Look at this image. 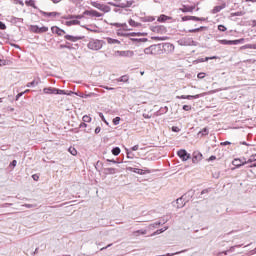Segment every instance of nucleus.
<instances>
[{
    "instance_id": "13d9d810",
    "label": "nucleus",
    "mask_w": 256,
    "mask_h": 256,
    "mask_svg": "<svg viewBox=\"0 0 256 256\" xmlns=\"http://www.w3.org/2000/svg\"><path fill=\"white\" fill-rule=\"evenodd\" d=\"M183 109H184V111H191V106H189V105H184V106H183Z\"/></svg>"
},
{
    "instance_id": "4468645a",
    "label": "nucleus",
    "mask_w": 256,
    "mask_h": 256,
    "mask_svg": "<svg viewBox=\"0 0 256 256\" xmlns=\"http://www.w3.org/2000/svg\"><path fill=\"white\" fill-rule=\"evenodd\" d=\"M106 41L109 45H121V41L113 38H106Z\"/></svg>"
},
{
    "instance_id": "39448f33",
    "label": "nucleus",
    "mask_w": 256,
    "mask_h": 256,
    "mask_svg": "<svg viewBox=\"0 0 256 256\" xmlns=\"http://www.w3.org/2000/svg\"><path fill=\"white\" fill-rule=\"evenodd\" d=\"M177 155L182 159V161H188V159H191V154L187 153L186 150H179Z\"/></svg>"
},
{
    "instance_id": "2f4dec72",
    "label": "nucleus",
    "mask_w": 256,
    "mask_h": 256,
    "mask_svg": "<svg viewBox=\"0 0 256 256\" xmlns=\"http://www.w3.org/2000/svg\"><path fill=\"white\" fill-rule=\"evenodd\" d=\"M66 39H67L68 41H73V42L79 41V38H78V37H74V36H71V35H67V36H66Z\"/></svg>"
},
{
    "instance_id": "c756f323",
    "label": "nucleus",
    "mask_w": 256,
    "mask_h": 256,
    "mask_svg": "<svg viewBox=\"0 0 256 256\" xmlns=\"http://www.w3.org/2000/svg\"><path fill=\"white\" fill-rule=\"evenodd\" d=\"M120 153H121V148L115 147V148L112 149V154H113V155L117 156V155H119Z\"/></svg>"
},
{
    "instance_id": "2eb2a0df",
    "label": "nucleus",
    "mask_w": 256,
    "mask_h": 256,
    "mask_svg": "<svg viewBox=\"0 0 256 256\" xmlns=\"http://www.w3.org/2000/svg\"><path fill=\"white\" fill-rule=\"evenodd\" d=\"M44 17H59V15H61L58 12H41Z\"/></svg>"
},
{
    "instance_id": "4d7b16f0",
    "label": "nucleus",
    "mask_w": 256,
    "mask_h": 256,
    "mask_svg": "<svg viewBox=\"0 0 256 256\" xmlns=\"http://www.w3.org/2000/svg\"><path fill=\"white\" fill-rule=\"evenodd\" d=\"M197 77L198 79H205V73H199Z\"/></svg>"
},
{
    "instance_id": "1a4fd4ad",
    "label": "nucleus",
    "mask_w": 256,
    "mask_h": 256,
    "mask_svg": "<svg viewBox=\"0 0 256 256\" xmlns=\"http://www.w3.org/2000/svg\"><path fill=\"white\" fill-rule=\"evenodd\" d=\"M152 31H154V33H160V35H165V33H167V28H165V26H156Z\"/></svg>"
},
{
    "instance_id": "58836bf2",
    "label": "nucleus",
    "mask_w": 256,
    "mask_h": 256,
    "mask_svg": "<svg viewBox=\"0 0 256 256\" xmlns=\"http://www.w3.org/2000/svg\"><path fill=\"white\" fill-rule=\"evenodd\" d=\"M82 119H83L84 123H91V117H89L88 115L83 116Z\"/></svg>"
},
{
    "instance_id": "052dcab7",
    "label": "nucleus",
    "mask_w": 256,
    "mask_h": 256,
    "mask_svg": "<svg viewBox=\"0 0 256 256\" xmlns=\"http://www.w3.org/2000/svg\"><path fill=\"white\" fill-rule=\"evenodd\" d=\"M155 235H161V231H160V230L155 231V232L151 235V237H155Z\"/></svg>"
},
{
    "instance_id": "864d4df0",
    "label": "nucleus",
    "mask_w": 256,
    "mask_h": 256,
    "mask_svg": "<svg viewBox=\"0 0 256 256\" xmlns=\"http://www.w3.org/2000/svg\"><path fill=\"white\" fill-rule=\"evenodd\" d=\"M172 131H173L174 133H179L180 129H179V127L173 126V127H172Z\"/></svg>"
},
{
    "instance_id": "49530a36",
    "label": "nucleus",
    "mask_w": 256,
    "mask_h": 256,
    "mask_svg": "<svg viewBox=\"0 0 256 256\" xmlns=\"http://www.w3.org/2000/svg\"><path fill=\"white\" fill-rule=\"evenodd\" d=\"M218 30H219V31H222V32H225V31H227V27H225V26H223V25H219V26H218Z\"/></svg>"
},
{
    "instance_id": "338daca9",
    "label": "nucleus",
    "mask_w": 256,
    "mask_h": 256,
    "mask_svg": "<svg viewBox=\"0 0 256 256\" xmlns=\"http://www.w3.org/2000/svg\"><path fill=\"white\" fill-rule=\"evenodd\" d=\"M215 159H217L216 156H210L209 159H208V161H215Z\"/></svg>"
},
{
    "instance_id": "bb28decb",
    "label": "nucleus",
    "mask_w": 256,
    "mask_h": 256,
    "mask_svg": "<svg viewBox=\"0 0 256 256\" xmlns=\"http://www.w3.org/2000/svg\"><path fill=\"white\" fill-rule=\"evenodd\" d=\"M49 31V28L46 26L39 27L38 26V33H47Z\"/></svg>"
},
{
    "instance_id": "c85d7f7f",
    "label": "nucleus",
    "mask_w": 256,
    "mask_h": 256,
    "mask_svg": "<svg viewBox=\"0 0 256 256\" xmlns=\"http://www.w3.org/2000/svg\"><path fill=\"white\" fill-rule=\"evenodd\" d=\"M143 21L151 23V22L155 21V17H153V16H146V17L143 18Z\"/></svg>"
},
{
    "instance_id": "7c9ffc66",
    "label": "nucleus",
    "mask_w": 256,
    "mask_h": 256,
    "mask_svg": "<svg viewBox=\"0 0 256 256\" xmlns=\"http://www.w3.org/2000/svg\"><path fill=\"white\" fill-rule=\"evenodd\" d=\"M222 9H225V6H215L213 13H219V11H222Z\"/></svg>"
},
{
    "instance_id": "e2e57ef3",
    "label": "nucleus",
    "mask_w": 256,
    "mask_h": 256,
    "mask_svg": "<svg viewBox=\"0 0 256 256\" xmlns=\"http://www.w3.org/2000/svg\"><path fill=\"white\" fill-rule=\"evenodd\" d=\"M139 150V145H135L132 147V151H138Z\"/></svg>"
},
{
    "instance_id": "ea45409f",
    "label": "nucleus",
    "mask_w": 256,
    "mask_h": 256,
    "mask_svg": "<svg viewBox=\"0 0 256 256\" xmlns=\"http://www.w3.org/2000/svg\"><path fill=\"white\" fill-rule=\"evenodd\" d=\"M239 43H245V39L244 38H240L238 40H234V45H239Z\"/></svg>"
},
{
    "instance_id": "6ab92c4d",
    "label": "nucleus",
    "mask_w": 256,
    "mask_h": 256,
    "mask_svg": "<svg viewBox=\"0 0 256 256\" xmlns=\"http://www.w3.org/2000/svg\"><path fill=\"white\" fill-rule=\"evenodd\" d=\"M240 49L243 51L245 49H255L256 50V43L255 44H246L244 46H241Z\"/></svg>"
},
{
    "instance_id": "423d86ee",
    "label": "nucleus",
    "mask_w": 256,
    "mask_h": 256,
    "mask_svg": "<svg viewBox=\"0 0 256 256\" xmlns=\"http://www.w3.org/2000/svg\"><path fill=\"white\" fill-rule=\"evenodd\" d=\"M151 47V51H152V55H161V53H163V50L161 49V45H152Z\"/></svg>"
},
{
    "instance_id": "393cba45",
    "label": "nucleus",
    "mask_w": 256,
    "mask_h": 256,
    "mask_svg": "<svg viewBox=\"0 0 256 256\" xmlns=\"http://www.w3.org/2000/svg\"><path fill=\"white\" fill-rule=\"evenodd\" d=\"M128 23H129V26H130V27H139V25H141V24H139L138 22H135V20H133V19H130V20L128 21Z\"/></svg>"
},
{
    "instance_id": "a878e982",
    "label": "nucleus",
    "mask_w": 256,
    "mask_h": 256,
    "mask_svg": "<svg viewBox=\"0 0 256 256\" xmlns=\"http://www.w3.org/2000/svg\"><path fill=\"white\" fill-rule=\"evenodd\" d=\"M30 31H31L32 33H39V26H37V25H31V26H30Z\"/></svg>"
},
{
    "instance_id": "bf43d9fd",
    "label": "nucleus",
    "mask_w": 256,
    "mask_h": 256,
    "mask_svg": "<svg viewBox=\"0 0 256 256\" xmlns=\"http://www.w3.org/2000/svg\"><path fill=\"white\" fill-rule=\"evenodd\" d=\"M189 19H192V17L191 16L182 17V21H189Z\"/></svg>"
},
{
    "instance_id": "9d476101",
    "label": "nucleus",
    "mask_w": 256,
    "mask_h": 256,
    "mask_svg": "<svg viewBox=\"0 0 256 256\" xmlns=\"http://www.w3.org/2000/svg\"><path fill=\"white\" fill-rule=\"evenodd\" d=\"M43 93H46V95H57V88H52V87L44 88Z\"/></svg>"
},
{
    "instance_id": "e433bc0d",
    "label": "nucleus",
    "mask_w": 256,
    "mask_h": 256,
    "mask_svg": "<svg viewBox=\"0 0 256 256\" xmlns=\"http://www.w3.org/2000/svg\"><path fill=\"white\" fill-rule=\"evenodd\" d=\"M158 21L160 23H163V22L167 21V16L166 15H161L160 17H158Z\"/></svg>"
},
{
    "instance_id": "b1692460",
    "label": "nucleus",
    "mask_w": 256,
    "mask_h": 256,
    "mask_svg": "<svg viewBox=\"0 0 256 256\" xmlns=\"http://www.w3.org/2000/svg\"><path fill=\"white\" fill-rule=\"evenodd\" d=\"M134 235L136 237H139V235H147V230H137L134 232Z\"/></svg>"
},
{
    "instance_id": "0eeeda50",
    "label": "nucleus",
    "mask_w": 256,
    "mask_h": 256,
    "mask_svg": "<svg viewBox=\"0 0 256 256\" xmlns=\"http://www.w3.org/2000/svg\"><path fill=\"white\" fill-rule=\"evenodd\" d=\"M232 165H234V167H243V165H247V160H245V158L234 159Z\"/></svg>"
},
{
    "instance_id": "37998d69",
    "label": "nucleus",
    "mask_w": 256,
    "mask_h": 256,
    "mask_svg": "<svg viewBox=\"0 0 256 256\" xmlns=\"http://www.w3.org/2000/svg\"><path fill=\"white\" fill-rule=\"evenodd\" d=\"M71 3H74V5H81L83 3V0H69Z\"/></svg>"
},
{
    "instance_id": "412c9836",
    "label": "nucleus",
    "mask_w": 256,
    "mask_h": 256,
    "mask_svg": "<svg viewBox=\"0 0 256 256\" xmlns=\"http://www.w3.org/2000/svg\"><path fill=\"white\" fill-rule=\"evenodd\" d=\"M197 135L198 137H205V135H209V130L204 128L202 131H199Z\"/></svg>"
},
{
    "instance_id": "cd10ccee",
    "label": "nucleus",
    "mask_w": 256,
    "mask_h": 256,
    "mask_svg": "<svg viewBox=\"0 0 256 256\" xmlns=\"http://www.w3.org/2000/svg\"><path fill=\"white\" fill-rule=\"evenodd\" d=\"M181 11H183V13H191L193 11V8L192 7L183 6V8H181Z\"/></svg>"
},
{
    "instance_id": "c03bdc74",
    "label": "nucleus",
    "mask_w": 256,
    "mask_h": 256,
    "mask_svg": "<svg viewBox=\"0 0 256 256\" xmlns=\"http://www.w3.org/2000/svg\"><path fill=\"white\" fill-rule=\"evenodd\" d=\"M99 117H100V119H102V121L104 123H106V125H109V122H107V120H105V116L103 115V113H99Z\"/></svg>"
},
{
    "instance_id": "8fccbe9b",
    "label": "nucleus",
    "mask_w": 256,
    "mask_h": 256,
    "mask_svg": "<svg viewBox=\"0 0 256 256\" xmlns=\"http://www.w3.org/2000/svg\"><path fill=\"white\" fill-rule=\"evenodd\" d=\"M235 247H241V245L230 247V249L228 250V252H229V253H235Z\"/></svg>"
},
{
    "instance_id": "5701e85b",
    "label": "nucleus",
    "mask_w": 256,
    "mask_h": 256,
    "mask_svg": "<svg viewBox=\"0 0 256 256\" xmlns=\"http://www.w3.org/2000/svg\"><path fill=\"white\" fill-rule=\"evenodd\" d=\"M81 22L79 20H70L66 22V25L71 26V25H80Z\"/></svg>"
},
{
    "instance_id": "5fc2aeb1",
    "label": "nucleus",
    "mask_w": 256,
    "mask_h": 256,
    "mask_svg": "<svg viewBox=\"0 0 256 256\" xmlns=\"http://www.w3.org/2000/svg\"><path fill=\"white\" fill-rule=\"evenodd\" d=\"M193 21H205V19L193 16Z\"/></svg>"
},
{
    "instance_id": "79ce46f5",
    "label": "nucleus",
    "mask_w": 256,
    "mask_h": 256,
    "mask_svg": "<svg viewBox=\"0 0 256 256\" xmlns=\"http://www.w3.org/2000/svg\"><path fill=\"white\" fill-rule=\"evenodd\" d=\"M113 123H114V125H119V123H121V118L120 117L114 118Z\"/></svg>"
},
{
    "instance_id": "680f3d73",
    "label": "nucleus",
    "mask_w": 256,
    "mask_h": 256,
    "mask_svg": "<svg viewBox=\"0 0 256 256\" xmlns=\"http://www.w3.org/2000/svg\"><path fill=\"white\" fill-rule=\"evenodd\" d=\"M0 29H7V26L3 22H0Z\"/></svg>"
},
{
    "instance_id": "774afa93",
    "label": "nucleus",
    "mask_w": 256,
    "mask_h": 256,
    "mask_svg": "<svg viewBox=\"0 0 256 256\" xmlns=\"http://www.w3.org/2000/svg\"><path fill=\"white\" fill-rule=\"evenodd\" d=\"M206 193H209V189L202 190L201 195H205Z\"/></svg>"
},
{
    "instance_id": "f8f14e48",
    "label": "nucleus",
    "mask_w": 256,
    "mask_h": 256,
    "mask_svg": "<svg viewBox=\"0 0 256 256\" xmlns=\"http://www.w3.org/2000/svg\"><path fill=\"white\" fill-rule=\"evenodd\" d=\"M112 25H114V27H122L123 31H131V28L127 26V23H114Z\"/></svg>"
},
{
    "instance_id": "6e6d98bb",
    "label": "nucleus",
    "mask_w": 256,
    "mask_h": 256,
    "mask_svg": "<svg viewBox=\"0 0 256 256\" xmlns=\"http://www.w3.org/2000/svg\"><path fill=\"white\" fill-rule=\"evenodd\" d=\"M84 15H85V14H83V15H77V16H75V18H74V16H71V19H83Z\"/></svg>"
},
{
    "instance_id": "7ed1b4c3",
    "label": "nucleus",
    "mask_w": 256,
    "mask_h": 256,
    "mask_svg": "<svg viewBox=\"0 0 256 256\" xmlns=\"http://www.w3.org/2000/svg\"><path fill=\"white\" fill-rule=\"evenodd\" d=\"M135 55V52L131 50H124V51H115L114 52V57H124L127 59H131Z\"/></svg>"
},
{
    "instance_id": "a211bd4d",
    "label": "nucleus",
    "mask_w": 256,
    "mask_h": 256,
    "mask_svg": "<svg viewBox=\"0 0 256 256\" xmlns=\"http://www.w3.org/2000/svg\"><path fill=\"white\" fill-rule=\"evenodd\" d=\"M56 95H73V91L66 92L65 90L56 88Z\"/></svg>"
},
{
    "instance_id": "09e8293b",
    "label": "nucleus",
    "mask_w": 256,
    "mask_h": 256,
    "mask_svg": "<svg viewBox=\"0 0 256 256\" xmlns=\"http://www.w3.org/2000/svg\"><path fill=\"white\" fill-rule=\"evenodd\" d=\"M223 255H229V250L223 251V252H219L217 254V256H223Z\"/></svg>"
},
{
    "instance_id": "4c0bfd02",
    "label": "nucleus",
    "mask_w": 256,
    "mask_h": 256,
    "mask_svg": "<svg viewBox=\"0 0 256 256\" xmlns=\"http://www.w3.org/2000/svg\"><path fill=\"white\" fill-rule=\"evenodd\" d=\"M145 55H153V52L151 51V46L144 49Z\"/></svg>"
},
{
    "instance_id": "473e14b6",
    "label": "nucleus",
    "mask_w": 256,
    "mask_h": 256,
    "mask_svg": "<svg viewBox=\"0 0 256 256\" xmlns=\"http://www.w3.org/2000/svg\"><path fill=\"white\" fill-rule=\"evenodd\" d=\"M181 45H191L193 43V40L186 41V39L180 41Z\"/></svg>"
},
{
    "instance_id": "a19ab883",
    "label": "nucleus",
    "mask_w": 256,
    "mask_h": 256,
    "mask_svg": "<svg viewBox=\"0 0 256 256\" xmlns=\"http://www.w3.org/2000/svg\"><path fill=\"white\" fill-rule=\"evenodd\" d=\"M35 85H39V83L34 80V81L28 83V84L26 85V87H35Z\"/></svg>"
},
{
    "instance_id": "a18cd8bd",
    "label": "nucleus",
    "mask_w": 256,
    "mask_h": 256,
    "mask_svg": "<svg viewBox=\"0 0 256 256\" xmlns=\"http://www.w3.org/2000/svg\"><path fill=\"white\" fill-rule=\"evenodd\" d=\"M110 175H115V168H107L106 170Z\"/></svg>"
},
{
    "instance_id": "f257e3e1",
    "label": "nucleus",
    "mask_w": 256,
    "mask_h": 256,
    "mask_svg": "<svg viewBox=\"0 0 256 256\" xmlns=\"http://www.w3.org/2000/svg\"><path fill=\"white\" fill-rule=\"evenodd\" d=\"M192 197L193 195H191V192H188L183 196H181L180 198H178L176 200L177 209H182V207H185V203H188V201H191Z\"/></svg>"
},
{
    "instance_id": "9b49d317",
    "label": "nucleus",
    "mask_w": 256,
    "mask_h": 256,
    "mask_svg": "<svg viewBox=\"0 0 256 256\" xmlns=\"http://www.w3.org/2000/svg\"><path fill=\"white\" fill-rule=\"evenodd\" d=\"M51 31H52V33H56V35H60V36L65 34V31L57 26H53L51 28Z\"/></svg>"
},
{
    "instance_id": "4be33fe9",
    "label": "nucleus",
    "mask_w": 256,
    "mask_h": 256,
    "mask_svg": "<svg viewBox=\"0 0 256 256\" xmlns=\"http://www.w3.org/2000/svg\"><path fill=\"white\" fill-rule=\"evenodd\" d=\"M118 83H127V81H129V76L124 75L120 78L117 79Z\"/></svg>"
},
{
    "instance_id": "72a5a7b5",
    "label": "nucleus",
    "mask_w": 256,
    "mask_h": 256,
    "mask_svg": "<svg viewBox=\"0 0 256 256\" xmlns=\"http://www.w3.org/2000/svg\"><path fill=\"white\" fill-rule=\"evenodd\" d=\"M134 43H147V38H136Z\"/></svg>"
},
{
    "instance_id": "3c124183",
    "label": "nucleus",
    "mask_w": 256,
    "mask_h": 256,
    "mask_svg": "<svg viewBox=\"0 0 256 256\" xmlns=\"http://www.w3.org/2000/svg\"><path fill=\"white\" fill-rule=\"evenodd\" d=\"M203 29H205V27L203 26H201L200 28H194L193 33H197V31H203Z\"/></svg>"
},
{
    "instance_id": "6e6552de",
    "label": "nucleus",
    "mask_w": 256,
    "mask_h": 256,
    "mask_svg": "<svg viewBox=\"0 0 256 256\" xmlns=\"http://www.w3.org/2000/svg\"><path fill=\"white\" fill-rule=\"evenodd\" d=\"M84 15H89L90 17H103V14L97 12L96 10H86Z\"/></svg>"
},
{
    "instance_id": "0e129e2a",
    "label": "nucleus",
    "mask_w": 256,
    "mask_h": 256,
    "mask_svg": "<svg viewBox=\"0 0 256 256\" xmlns=\"http://www.w3.org/2000/svg\"><path fill=\"white\" fill-rule=\"evenodd\" d=\"M95 133H96V135L99 134V133H101V127H97V128L95 129Z\"/></svg>"
},
{
    "instance_id": "f704fd0d",
    "label": "nucleus",
    "mask_w": 256,
    "mask_h": 256,
    "mask_svg": "<svg viewBox=\"0 0 256 256\" xmlns=\"http://www.w3.org/2000/svg\"><path fill=\"white\" fill-rule=\"evenodd\" d=\"M25 3L29 7H35V1H33V0H26Z\"/></svg>"
},
{
    "instance_id": "f3484780",
    "label": "nucleus",
    "mask_w": 256,
    "mask_h": 256,
    "mask_svg": "<svg viewBox=\"0 0 256 256\" xmlns=\"http://www.w3.org/2000/svg\"><path fill=\"white\" fill-rule=\"evenodd\" d=\"M211 59H217V56L200 58L198 60H195L194 63H204V61H209Z\"/></svg>"
},
{
    "instance_id": "c9c22d12",
    "label": "nucleus",
    "mask_w": 256,
    "mask_h": 256,
    "mask_svg": "<svg viewBox=\"0 0 256 256\" xmlns=\"http://www.w3.org/2000/svg\"><path fill=\"white\" fill-rule=\"evenodd\" d=\"M68 151H69V153L71 154V155H77V149H75V148H73V147H70L69 149H68Z\"/></svg>"
},
{
    "instance_id": "ddd939ff",
    "label": "nucleus",
    "mask_w": 256,
    "mask_h": 256,
    "mask_svg": "<svg viewBox=\"0 0 256 256\" xmlns=\"http://www.w3.org/2000/svg\"><path fill=\"white\" fill-rule=\"evenodd\" d=\"M203 159V154H201L200 152H194L193 153V161L195 163V161L199 162Z\"/></svg>"
},
{
    "instance_id": "20e7f679",
    "label": "nucleus",
    "mask_w": 256,
    "mask_h": 256,
    "mask_svg": "<svg viewBox=\"0 0 256 256\" xmlns=\"http://www.w3.org/2000/svg\"><path fill=\"white\" fill-rule=\"evenodd\" d=\"M91 5L92 7L99 9V11H102L103 13H109V11H111V7L105 4H101L99 2H91Z\"/></svg>"
},
{
    "instance_id": "603ef678",
    "label": "nucleus",
    "mask_w": 256,
    "mask_h": 256,
    "mask_svg": "<svg viewBox=\"0 0 256 256\" xmlns=\"http://www.w3.org/2000/svg\"><path fill=\"white\" fill-rule=\"evenodd\" d=\"M220 145H221L222 147H225V146H227V145H231V142H229V141L221 142Z\"/></svg>"
},
{
    "instance_id": "dca6fc26",
    "label": "nucleus",
    "mask_w": 256,
    "mask_h": 256,
    "mask_svg": "<svg viewBox=\"0 0 256 256\" xmlns=\"http://www.w3.org/2000/svg\"><path fill=\"white\" fill-rule=\"evenodd\" d=\"M134 173H137L138 175H145L146 173H151V170L149 169L143 170V169L135 168Z\"/></svg>"
},
{
    "instance_id": "f03ea898",
    "label": "nucleus",
    "mask_w": 256,
    "mask_h": 256,
    "mask_svg": "<svg viewBox=\"0 0 256 256\" xmlns=\"http://www.w3.org/2000/svg\"><path fill=\"white\" fill-rule=\"evenodd\" d=\"M87 47L91 49V51H99V49H103V41L92 39L89 41Z\"/></svg>"
},
{
    "instance_id": "aec40b11",
    "label": "nucleus",
    "mask_w": 256,
    "mask_h": 256,
    "mask_svg": "<svg viewBox=\"0 0 256 256\" xmlns=\"http://www.w3.org/2000/svg\"><path fill=\"white\" fill-rule=\"evenodd\" d=\"M221 45H235V40H220Z\"/></svg>"
},
{
    "instance_id": "de8ad7c7",
    "label": "nucleus",
    "mask_w": 256,
    "mask_h": 256,
    "mask_svg": "<svg viewBox=\"0 0 256 256\" xmlns=\"http://www.w3.org/2000/svg\"><path fill=\"white\" fill-rule=\"evenodd\" d=\"M165 49H170V51H173V49H175V47L171 44H165Z\"/></svg>"
},
{
    "instance_id": "69168bd1",
    "label": "nucleus",
    "mask_w": 256,
    "mask_h": 256,
    "mask_svg": "<svg viewBox=\"0 0 256 256\" xmlns=\"http://www.w3.org/2000/svg\"><path fill=\"white\" fill-rule=\"evenodd\" d=\"M19 97H23V93L22 92L16 95V101H19Z\"/></svg>"
}]
</instances>
